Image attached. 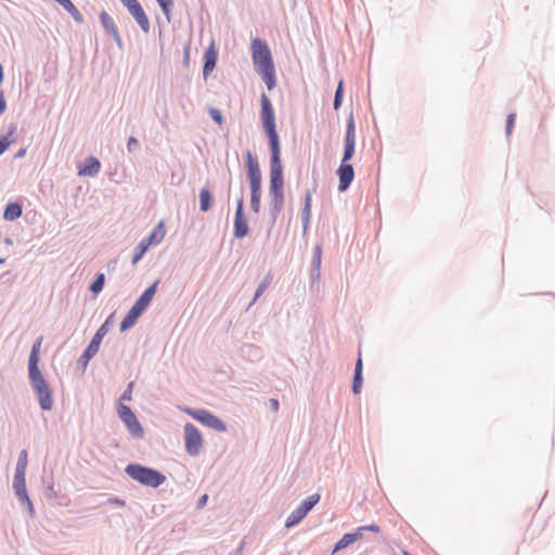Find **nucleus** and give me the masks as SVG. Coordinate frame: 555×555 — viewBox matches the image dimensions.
Masks as SVG:
<instances>
[{"instance_id": "f257e3e1", "label": "nucleus", "mask_w": 555, "mask_h": 555, "mask_svg": "<svg viewBox=\"0 0 555 555\" xmlns=\"http://www.w3.org/2000/svg\"><path fill=\"white\" fill-rule=\"evenodd\" d=\"M260 121L267 135L270 152V170L283 169L281 159V139L276 129V118L270 98L260 94Z\"/></svg>"}, {"instance_id": "f03ea898", "label": "nucleus", "mask_w": 555, "mask_h": 555, "mask_svg": "<svg viewBox=\"0 0 555 555\" xmlns=\"http://www.w3.org/2000/svg\"><path fill=\"white\" fill-rule=\"evenodd\" d=\"M356 153V121L352 112L349 114L346 124V132L344 138V151L340 164L336 170L338 177L337 190L339 193L346 192L353 179L354 168L350 163Z\"/></svg>"}, {"instance_id": "7ed1b4c3", "label": "nucleus", "mask_w": 555, "mask_h": 555, "mask_svg": "<svg viewBox=\"0 0 555 555\" xmlns=\"http://www.w3.org/2000/svg\"><path fill=\"white\" fill-rule=\"evenodd\" d=\"M251 60L256 73L261 77L269 91L276 87V70L269 44L264 39H251Z\"/></svg>"}, {"instance_id": "20e7f679", "label": "nucleus", "mask_w": 555, "mask_h": 555, "mask_svg": "<svg viewBox=\"0 0 555 555\" xmlns=\"http://www.w3.org/2000/svg\"><path fill=\"white\" fill-rule=\"evenodd\" d=\"M284 169L270 170L269 207L270 225L274 227L285 204Z\"/></svg>"}, {"instance_id": "39448f33", "label": "nucleus", "mask_w": 555, "mask_h": 555, "mask_svg": "<svg viewBox=\"0 0 555 555\" xmlns=\"http://www.w3.org/2000/svg\"><path fill=\"white\" fill-rule=\"evenodd\" d=\"M246 177L250 189V209L259 214L261 207L262 175L258 158L249 150L245 154Z\"/></svg>"}, {"instance_id": "423d86ee", "label": "nucleus", "mask_w": 555, "mask_h": 555, "mask_svg": "<svg viewBox=\"0 0 555 555\" xmlns=\"http://www.w3.org/2000/svg\"><path fill=\"white\" fill-rule=\"evenodd\" d=\"M126 475L141 486L157 489L163 486L167 479L166 475L151 466L140 463H128L125 467Z\"/></svg>"}, {"instance_id": "0eeeda50", "label": "nucleus", "mask_w": 555, "mask_h": 555, "mask_svg": "<svg viewBox=\"0 0 555 555\" xmlns=\"http://www.w3.org/2000/svg\"><path fill=\"white\" fill-rule=\"evenodd\" d=\"M29 384L38 399L42 411L48 412L53 408V392L41 370L28 372Z\"/></svg>"}, {"instance_id": "6e6552de", "label": "nucleus", "mask_w": 555, "mask_h": 555, "mask_svg": "<svg viewBox=\"0 0 555 555\" xmlns=\"http://www.w3.org/2000/svg\"><path fill=\"white\" fill-rule=\"evenodd\" d=\"M113 322V314H111L96 330L94 335L92 336L91 340L87 345V347L83 349L82 353L77 360V365L81 367L82 370H86L89 362L92 360V358L98 353L100 346L102 344L103 338L108 333L109 327Z\"/></svg>"}, {"instance_id": "1a4fd4ad", "label": "nucleus", "mask_w": 555, "mask_h": 555, "mask_svg": "<svg viewBox=\"0 0 555 555\" xmlns=\"http://www.w3.org/2000/svg\"><path fill=\"white\" fill-rule=\"evenodd\" d=\"M166 235L165 221L160 220L149 233L147 236L142 238L133 249L131 263L137 264L149 251V249L159 244Z\"/></svg>"}, {"instance_id": "9d476101", "label": "nucleus", "mask_w": 555, "mask_h": 555, "mask_svg": "<svg viewBox=\"0 0 555 555\" xmlns=\"http://www.w3.org/2000/svg\"><path fill=\"white\" fill-rule=\"evenodd\" d=\"M117 414L133 439L139 440L144 437V428L138 420L137 414L129 405L119 402L117 405Z\"/></svg>"}, {"instance_id": "9b49d317", "label": "nucleus", "mask_w": 555, "mask_h": 555, "mask_svg": "<svg viewBox=\"0 0 555 555\" xmlns=\"http://www.w3.org/2000/svg\"><path fill=\"white\" fill-rule=\"evenodd\" d=\"M204 447V438L193 423L184 425V449L190 456H197Z\"/></svg>"}, {"instance_id": "f8f14e48", "label": "nucleus", "mask_w": 555, "mask_h": 555, "mask_svg": "<svg viewBox=\"0 0 555 555\" xmlns=\"http://www.w3.org/2000/svg\"><path fill=\"white\" fill-rule=\"evenodd\" d=\"M249 233V224L245 215V202L243 193L236 201V207L234 212V224H233V236L234 238L241 240L247 236Z\"/></svg>"}, {"instance_id": "ddd939ff", "label": "nucleus", "mask_w": 555, "mask_h": 555, "mask_svg": "<svg viewBox=\"0 0 555 555\" xmlns=\"http://www.w3.org/2000/svg\"><path fill=\"white\" fill-rule=\"evenodd\" d=\"M13 489L15 492V495L17 500L21 502L22 505H25L27 507V511L30 516H34L35 508L34 504L28 495L27 487H26V473L25 472H16L14 473L13 477Z\"/></svg>"}, {"instance_id": "4468645a", "label": "nucleus", "mask_w": 555, "mask_h": 555, "mask_svg": "<svg viewBox=\"0 0 555 555\" xmlns=\"http://www.w3.org/2000/svg\"><path fill=\"white\" fill-rule=\"evenodd\" d=\"M122 5L127 9L129 14L137 22L139 27L144 34H149L151 29V23L149 16L146 15L142 4L139 0H124L120 1Z\"/></svg>"}, {"instance_id": "2eb2a0df", "label": "nucleus", "mask_w": 555, "mask_h": 555, "mask_svg": "<svg viewBox=\"0 0 555 555\" xmlns=\"http://www.w3.org/2000/svg\"><path fill=\"white\" fill-rule=\"evenodd\" d=\"M196 422L210 429H214L218 433H225L228 430L225 422L207 409H202L201 412L196 413Z\"/></svg>"}, {"instance_id": "dca6fc26", "label": "nucleus", "mask_w": 555, "mask_h": 555, "mask_svg": "<svg viewBox=\"0 0 555 555\" xmlns=\"http://www.w3.org/2000/svg\"><path fill=\"white\" fill-rule=\"evenodd\" d=\"M217 61L218 50L215 46V41H211L204 52L203 77L205 80L216 68Z\"/></svg>"}, {"instance_id": "f3484780", "label": "nucleus", "mask_w": 555, "mask_h": 555, "mask_svg": "<svg viewBox=\"0 0 555 555\" xmlns=\"http://www.w3.org/2000/svg\"><path fill=\"white\" fill-rule=\"evenodd\" d=\"M159 282L160 281L158 279L156 281H154L151 285H149L142 292V294L134 301L133 305H135L138 308H140L141 311H145L149 308V306L151 305V302L157 292Z\"/></svg>"}, {"instance_id": "a211bd4d", "label": "nucleus", "mask_w": 555, "mask_h": 555, "mask_svg": "<svg viewBox=\"0 0 555 555\" xmlns=\"http://www.w3.org/2000/svg\"><path fill=\"white\" fill-rule=\"evenodd\" d=\"M101 169V162L95 156H88L78 165V175L85 177H94Z\"/></svg>"}, {"instance_id": "6ab92c4d", "label": "nucleus", "mask_w": 555, "mask_h": 555, "mask_svg": "<svg viewBox=\"0 0 555 555\" xmlns=\"http://www.w3.org/2000/svg\"><path fill=\"white\" fill-rule=\"evenodd\" d=\"M143 313L144 311H141V309L138 308L135 305H132L121 319L119 323V331L121 333H125L132 328Z\"/></svg>"}, {"instance_id": "aec40b11", "label": "nucleus", "mask_w": 555, "mask_h": 555, "mask_svg": "<svg viewBox=\"0 0 555 555\" xmlns=\"http://www.w3.org/2000/svg\"><path fill=\"white\" fill-rule=\"evenodd\" d=\"M363 386V362L361 358V352H359L358 359L354 364L353 377L351 384V391L354 395H359L362 390Z\"/></svg>"}, {"instance_id": "412c9836", "label": "nucleus", "mask_w": 555, "mask_h": 555, "mask_svg": "<svg viewBox=\"0 0 555 555\" xmlns=\"http://www.w3.org/2000/svg\"><path fill=\"white\" fill-rule=\"evenodd\" d=\"M42 336L38 337L31 346L30 353L28 357L27 369L28 372H34L40 370V349L42 344Z\"/></svg>"}, {"instance_id": "4be33fe9", "label": "nucleus", "mask_w": 555, "mask_h": 555, "mask_svg": "<svg viewBox=\"0 0 555 555\" xmlns=\"http://www.w3.org/2000/svg\"><path fill=\"white\" fill-rule=\"evenodd\" d=\"M199 201V210L202 212H207L211 209L215 201V196L212 192L207 188L203 186L198 193Z\"/></svg>"}, {"instance_id": "5701e85b", "label": "nucleus", "mask_w": 555, "mask_h": 555, "mask_svg": "<svg viewBox=\"0 0 555 555\" xmlns=\"http://www.w3.org/2000/svg\"><path fill=\"white\" fill-rule=\"evenodd\" d=\"M23 214V206L18 202H9L3 209V219L14 221Z\"/></svg>"}, {"instance_id": "b1692460", "label": "nucleus", "mask_w": 555, "mask_h": 555, "mask_svg": "<svg viewBox=\"0 0 555 555\" xmlns=\"http://www.w3.org/2000/svg\"><path fill=\"white\" fill-rule=\"evenodd\" d=\"M55 2L59 3L74 18L75 22L79 24L83 23L82 14L79 12L72 0H56Z\"/></svg>"}, {"instance_id": "393cba45", "label": "nucleus", "mask_w": 555, "mask_h": 555, "mask_svg": "<svg viewBox=\"0 0 555 555\" xmlns=\"http://www.w3.org/2000/svg\"><path fill=\"white\" fill-rule=\"evenodd\" d=\"M16 125L11 124L9 126L8 132L3 135H0V156L4 154L13 142V135L16 132Z\"/></svg>"}, {"instance_id": "a878e982", "label": "nucleus", "mask_w": 555, "mask_h": 555, "mask_svg": "<svg viewBox=\"0 0 555 555\" xmlns=\"http://www.w3.org/2000/svg\"><path fill=\"white\" fill-rule=\"evenodd\" d=\"M105 274L103 272H96L92 282L89 284L88 289L93 295H99L105 286Z\"/></svg>"}, {"instance_id": "bb28decb", "label": "nucleus", "mask_w": 555, "mask_h": 555, "mask_svg": "<svg viewBox=\"0 0 555 555\" xmlns=\"http://www.w3.org/2000/svg\"><path fill=\"white\" fill-rule=\"evenodd\" d=\"M344 92H345V86H344V79H339L335 89L334 93V101H333V108L335 111H338L344 101Z\"/></svg>"}, {"instance_id": "cd10ccee", "label": "nucleus", "mask_w": 555, "mask_h": 555, "mask_svg": "<svg viewBox=\"0 0 555 555\" xmlns=\"http://www.w3.org/2000/svg\"><path fill=\"white\" fill-rule=\"evenodd\" d=\"M353 535L350 532H346L343 534V537L334 544V547L332 550V554H335L349 545L353 544Z\"/></svg>"}, {"instance_id": "c85d7f7f", "label": "nucleus", "mask_w": 555, "mask_h": 555, "mask_svg": "<svg viewBox=\"0 0 555 555\" xmlns=\"http://www.w3.org/2000/svg\"><path fill=\"white\" fill-rule=\"evenodd\" d=\"M321 263H322V258L312 256L311 267H310V280L312 283H318L320 280Z\"/></svg>"}, {"instance_id": "c756f323", "label": "nucleus", "mask_w": 555, "mask_h": 555, "mask_svg": "<svg viewBox=\"0 0 555 555\" xmlns=\"http://www.w3.org/2000/svg\"><path fill=\"white\" fill-rule=\"evenodd\" d=\"M99 20L106 34L117 27L112 16L104 10L100 12Z\"/></svg>"}, {"instance_id": "7c9ffc66", "label": "nucleus", "mask_w": 555, "mask_h": 555, "mask_svg": "<svg viewBox=\"0 0 555 555\" xmlns=\"http://www.w3.org/2000/svg\"><path fill=\"white\" fill-rule=\"evenodd\" d=\"M42 483H43V487H44V496L49 500L51 499H56L57 498V492L55 491L54 489V482H53V477H46L43 476L42 477Z\"/></svg>"}, {"instance_id": "2f4dec72", "label": "nucleus", "mask_w": 555, "mask_h": 555, "mask_svg": "<svg viewBox=\"0 0 555 555\" xmlns=\"http://www.w3.org/2000/svg\"><path fill=\"white\" fill-rule=\"evenodd\" d=\"M270 283H271V276H270V274H268L262 280V282L257 286L254 297H253V300L249 302L248 308L251 307L261 297V295L266 292V289L268 288Z\"/></svg>"}, {"instance_id": "473e14b6", "label": "nucleus", "mask_w": 555, "mask_h": 555, "mask_svg": "<svg viewBox=\"0 0 555 555\" xmlns=\"http://www.w3.org/2000/svg\"><path fill=\"white\" fill-rule=\"evenodd\" d=\"M304 518H305V516L302 514H300V512L297 508H295L287 516L284 526H285V528L291 529V528L297 526Z\"/></svg>"}, {"instance_id": "72a5a7b5", "label": "nucleus", "mask_w": 555, "mask_h": 555, "mask_svg": "<svg viewBox=\"0 0 555 555\" xmlns=\"http://www.w3.org/2000/svg\"><path fill=\"white\" fill-rule=\"evenodd\" d=\"M168 23L171 21L173 0H156Z\"/></svg>"}, {"instance_id": "f704fd0d", "label": "nucleus", "mask_w": 555, "mask_h": 555, "mask_svg": "<svg viewBox=\"0 0 555 555\" xmlns=\"http://www.w3.org/2000/svg\"><path fill=\"white\" fill-rule=\"evenodd\" d=\"M321 495L319 493H313L300 502V505L307 508L309 512L320 502Z\"/></svg>"}, {"instance_id": "c9c22d12", "label": "nucleus", "mask_w": 555, "mask_h": 555, "mask_svg": "<svg viewBox=\"0 0 555 555\" xmlns=\"http://www.w3.org/2000/svg\"><path fill=\"white\" fill-rule=\"evenodd\" d=\"M28 463V453L26 450H22L18 454L15 470L25 472Z\"/></svg>"}, {"instance_id": "e433bc0d", "label": "nucleus", "mask_w": 555, "mask_h": 555, "mask_svg": "<svg viewBox=\"0 0 555 555\" xmlns=\"http://www.w3.org/2000/svg\"><path fill=\"white\" fill-rule=\"evenodd\" d=\"M134 385H135V383L133 380L129 382L127 384L125 390L122 391V393L119 397L118 403L119 402L124 403L125 401L132 400V391H133Z\"/></svg>"}, {"instance_id": "4c0bfd02", "label": "nucleus", "mask_w": 555, "mask_h": 555, "mask_svg": "<svg viewBox=\"0 0 555 555\" xmlns=\"http://www.w3.org/2000/svg\"><path fill=\"white\" fill-rule=\"evenodd\" d=\"M209 117L219 126H221L224 121L222 112L219 108L209 106L208 107Z\"/></svg>"}, {"instance_id": "58836bf2", "label": "nucleus", "mask_w": 555, "mask_h": 555, "mask_svg": "<svg viewBox=\"0 0 555 555\" xmlns=\"http://www.w3.org/2000/svg\"><path fill=\"white\" fill-rule=\"evenodd\" d=\"M301 224H302V234L306 235L311 218V210L301 208Z\"/></svg>"}, {"instance_id": "ea45409f", "label": "nucleus", "mask_w": 555, "mask_h": 555, "mask_svg": "<svg viewBox=\"0 0 555 555\" xmlns=\"http://www.w3.org/2000/svg\"><path fill=\"white\" fill-rule=\"evenodd\" d=\"M515 120H516V114L509 113L506 117V124H505V133L507 137L512 134V131L515 126Z\"/></svg>"}, {"instance_id": "a19ab883", "label": "nucleus", "mask_w": 555, "mask_h": 555, "mask_svg": "<svg viewBox=\"0 0 555 555\" xmlns=\"http://www.w3.org/2000/svg\"><path fill=\"white\" fill-rule=\"evenodd\" d=\"M312 207V193L310 190H307L304 197L302 209L311 210Z\"/></svg>"}, {"instance_id": "79ce46f5", "label": "nucleus", "mask_w": 555, "mask_h": 555, "mask_svg": "<svg viewBox=\"0 0 555 555\" xmlns=\"http://www.w3.org/2000/svg\"><path fill=\"white\" fill-rule=\"evenodd\" d=\"M139 140L135 137H129L127 140V150L129 153H132L135 149L139 147Z\"/></svg>"}, {"instance_id": "37998d69", "label": "nucleus", "mask_w": 555, "mask_h": 555, "mask_svg": "<svg viewBox=\"0 0 555 555\" xmlns=\"http://www.w3.org/2000/svg\"><path fill=\"white\" fill-rule=\"evenodd\" d=\"M190 43H185L183 46V60H182V64L184 67H188L189 64H190Z\"/></svg>"}, {"instance_id": "c03bdc74", "label": "nucleus", "mask_w": 555, "mask_h": 555, "mask_svg": "<svg viewBox=\"0 0 555 555\" xmlns=\"http://www.w3.org/2000/svg\"><path fill=\"white\" fill-rule=\"evenodd\" d=\"M364 532H365V530H364L363 526H360L356 530L351 531L350 533L353 535V541L357 542L364 537Z\"/></svg>"}, {"instance_id": "a18cd8bd", "label": "nucleus", "mask_w": 555, "mask_h": 555, "mask_svg": "<svg viewBox=\"0 0 555 555\" xmlns=\"http://www.w3.org/2000/svg\"><path fill=\"white\" fill-rule=\"evenodd\" d=\"M202 409L203 408L197 409V408H189V406H186V408L183 409V412L185 414H188L189 416H191L193 420L197 421L196 413L201 412Z\"/></svg>"}, {"instance_id": "49530a36", "label": "nucleus", "mask_w": 555, "mask_h": 555, "mask_svg": "<svg viewBox=\"0 0 555 555\" xmlns=\"http://www.w3.org/2000/svg\"><path fill=\"white\" fill-rule=\"evenodd\" d=\"M107 502L112 505H116L118 507H124L126 505V501L118 496L108 498Z\"/></svg>"}, {"instance_id": "de8ad7c7", "label": "nucleus", "mask_w": 555, "mask_h": 555, "mask_svg": "<svg viewBox=\"0 0 555 555\" xmlns=\"http://www.w3.org/2000/svg\"><path fill=\"white\" fill-rule=\"evenodd\" d=\"M269 408L273 411V412H278L279 409H280V401L278 398H270L269 399Z\"/></svg>"}, {"instance_id": "09e8293b", "label": "nucleus", "mask_w": 555, "mask_h": 555, "mask_svg": "<svg viewBox=\"0 0 555 555\" xmlns=\"http://www.w3.org/2000/svg\"><path fill=\"white\" fill-rule=\"evenodd\" d=\"M208 499H209V496H208V494H206V493H205V494H203V495H201V496L198 498L197 502H196V507H197V508H203V507L207 504Z\"/></svg>"}, {"instance_id": "8fccbe9b", "label": "nucleus", "mask_w": 555, "mask_h": 555, "mask_svg": "<svg viewBox=\"0 0 555 555\" xmlns=\"http://www.w3.org/2000/svg\"><path fill=\"white\" fill-rule=\"evenodd\" d=\"M7 109V100L4 96V92L0 91V116L5 112Z\"/></svg>"}, {"instance_id": "3c124183", "label": "nucleus", "mask_w": 555, "mask_h": 555, "mask_svg": "<svg viewBox=\"0 0 555 555\" xmlns=\"http://www.w3.org/2000/svg\"><path fill=\"white\" fill-rule=\"evenodd\" d=\"M363 528L365 531H371L374 533H378L380 531V527L376 524L365 525Z\"/></svg>"}, {"instance_id": "603ef678", "label": "nucleus", "mask_w": 555, "mask_h": 555, "mask_svg": "<svg viewBox=\"0 0 555 555\" xmlns=\"http://www.w3.org/2000/svg\"><path fill=\"white\" fill-rule=\"evenodd\" d=\"M313 256L318 258H322V245L317 244L313 249Z\"/></svg>"}, {"instance_id": "864d4df0", "label": "nucleus", "mask_w": 555, "mask_h": 555, "mask_svg": "<svg viewBox=\"0 0 555 555\" xmlns=\"http://www.w3.org/2000/svg\"><path fill=\"white\" fill-rule=\"evenodd\" d=\"M26 155V149L25 147H22L20 149L16 154H15V158H22Z\"/></svg>"}, {"instance_id": "5fc2aeb1", "label": "nucleus", "mask_w": 555, "mask_h": 555, "mask_svg": "<svg viewBox=\"0 0 555 555\" xmlns=\"http://www.w3.org/2000/svg\"><path fill=\"white\" fill-rule=\"evenodd\" d=\"M113 40H114V42L117 44V47H118L120 50L124 48V42H122V39H121V37H120V36H119V37H117V38H114Z\"/></svg>"}, {"instance_id": "6e6d98bb", "label": "nucleus", "mask_w": 555, "mask_h": 555, "mask_svg": "<svg viewBox=\"0 0 555 555\" xmlns=\"http://www.w3.org/2000/svg\"><path fill=\"white\" fill-rule=\"evenodd\" d=\"M107 35H108V36H111V37H112V39L117 38V37H119V36H120L117 27H116V28H114V30H112V31L107 33Z\"/></svg>"}, {"instance_id": "4d7b16f0", "label": "nucleus", "mask_w": 555, "mask_h": 555, "mask_svg": "<svg viewBox=\"0 0 555 555\" xmlns=\"http://www.w3.org/2000/svg\"><path fill=\"white\" fill-rule=\"evenodd\" d=\"M300 514H302L305 517L310 513L307 508H305L304 506H301L300 504L296 507Z\"/></svg>"}, {"instance_id": "13d9d810", "label": "nucleus", "mask_w": 555, "mask_h": 555, "mask_svg": "<svg viewBox=\"0 0 555 555\" xmlns=\"http://www.w3.org/2000/svg\"><path fill=\"white\" fill-rule=\"evenodd\" d=\"M247 348H248V349H250V350L253 351V356H254V357H256V358H258V357H259V350H258V348H256V347H254V346H251V345L247 346Z\"/></svg>"}, {"instance_id": "bf43d9fd", "label": "nucleus", "mask_w": 555, "mask_h": 555, "mask_svg": "<svg viewBox=\"0 0 555 555\" xmlns=\"http://www.w3.org/2000/svg\"><path fill=\"white\" fill-rule=\"evenodd\" d=\"M244 541H242L236 550V553H241L243 551V547H244Z\"/></svg>"}, {"instance_id": "052dcab7", "label": "nucleus", "mask_w": 555, "mask_h": 555, "mask_svg": "<svg viewBox=\"0 0 555 555\" xmlns=\"http://www.w3.org/2000/svg\"><path fill=\"white\" fill-rule=\"evenodd\" d=\"M4 243H5L7 245H12V244H13V240H12L11 237H5V238H4Z\"/></svg>"}, {"instance_id": "680f3d73", "label": "nucleus", "mask_w": 555, "mask_h": 555, "mask_svg": "<svg viewBox=\"0 0 555 555\" xmlns=\"http://www.w3.org/2000/svg\"><path fill=\"white\" fill-rule=\"evenodd\" d=\"M544 295H550V296L555 297V293H553V292H546V293H544Z\"/></svg>"}, {"instance_id": "e2e57ef3", "label": "nucleus", "mask_w": 555, "mask_h": 555, "mask_svg": "<svg viewBox=\"0 0 555 555\" xmlns=\"http://www.w3.org/2000/svg\"><path fill=\"white\" fill-rule=\"evenodd\" d=\"M5 262V258L0 257V264H3Z\"/></svg>"}, {"instance_id": "0e129e2a", "label": "nucleus", "mask_w": 555, "mask_h": 555, "mask_svg": "<svg viewBox=\"0 0 555 555\" xmlns=\"http://www.w3.org/2000/svg\"><path fill=\"white\" fill-rule=\"evenodd\" d=\"M162 35H163V31H162V29L159 28V38H162Z\"/></svg>"}, {"instance_id": "69168bd1", "label": "nucleus", "mask_w": 555, "mask_h": 555, "mask_svg": "<svg viewBox=\"0 0 555 555\" xmlns=\"http://www.w3.org/2000/svg\"><path fill=\"white\" fill-rule=\"evenodd\" d=\"M163 50H164V46H163V43H160V52H163Z\"/></svg>"}]
</instances>
